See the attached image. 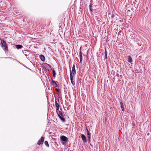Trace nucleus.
<instances>
[{
  "mask_svg": "<svg viewBox=\"0 0 151 151\" xmlns=\"http://www.w3.org/2000/svg\"><path fill=\"white\" fill-rule=\"evenodd\" d=\"M149 135V133H148L147 134V135Z\"/></svg>",
  "mask_w": 151,
  "mask_h": 151,
  "instance_id": "nucleus-24",
  "label": "nucleus"
},
{
  "mask_svg": "<svg viewBox=\"0 0 151 151\" xmlns=\"http://www.w3.org/2000/svg\"><path fill=\"white\" fill-rule=\"evenodd\" d=\"M40 57L41 60L42 61L44 62L45 61V57L43 55H40Z\"/></svg>",
  "mask_w": 151,
  "mask_h": 151,
  "instance_id": "nucleus-7",
  "label": "nucleus"
},
{
  "mask_svg": "<svg viewBox=\"0 0 151 151\" xmlns=\"http://www.w3.org/2000/svg\"><path fill=\"white\" fill-rule=\"evenodd\" d=\"M70 79L71 83L73 85V76L72 75V73H71V70H70Z\"/></svg>",
  "mask_w": 151,
  "mask_h": 151,
  "instance_id": "nucleus-5",
  "label": "nucleus"
},
{
  "mask_svg": "<svg viewBox=\"0 0 151 151\" xmlns=\"http://www.w3.org/2000/svg\"><path fill=\"white\" fill-rule=\"evenodd\" d=\"M105 58L106 59H107V53H106V51H105Z\"/></svg>",
  "mask_w": 151,
  "mask_h": 151,
  "instance_id": "nucleus-21",
  "label": "nucleus"
},
{
  "mask_svg": "<svg viewBox=\"0 0 151 151\" xmlns=\"http://www.w3.org/2000/svg\"><path fill=\"white\" fill-rule=\"evenodd\" d=\"M120 104L121 105V107L122 108V111H124V109L123 103L122 102H120Z\"/></svg>",
  "mask_w": 151,
  "mask_h": 151,
  "instance_id": "nucleus-14",
  "label": "nucleus"
},
{
  "mask_svg": "<svg viewBox=\"0 0 151 151\" xmlns=\"http://www.w3.org/2000/svg\"><path fill=\"white\" fill-rule=\"evenodd\" d=\"M63 116H61V115H59V117L63 122H65V119L63 117Z\"/></svg>",
  "mask_w": 151,
  "mask_h": 151,
  "instance_id": "nucleus-12",
  "label": "nucleus"
},
{
  "mask_svg": "<svg viewBox=\"0 0 151 151\" xmlns=\"http://www.w3.org/2000/svg\"><path fill=\"white\" fill-rule=\"evenodd\" d=\"M57 91L58 92H59V90H58V89H57Z\"/></svg>",
  "mask_w": 151,
  "mask_h": 151,
  "instance_id": "nucleus-23",
  "label": "nucleus"
},
{
  "mask_svg": "<svg viewBox=\"0 0 151 151\" xmlns=\"http://www.w3.org/2000/svg\"><path fill=\"white\" fill-rule=\"evenodd\" d=\"M1 47L3 50L6 52L8 50V47L6 45V43L4 42L1 45Z\"/></svg>",
  "mask_w": 151,
  "mask_h": 151,
  "instance_id": "nucleus-1",
  "label": "nucleus"
},
{
  "mask_svg": "<svg viewBox=\"0 0 151 151\" xmlns=\"http://www.w3.org/2000/svg\"><path fill=\"white\" fill-rule=\"evenodd\" d=\"M71 73H72V75H75L76 73V70L75 68V65H73L72 68V71H71Z\"/></svg>",
  "mask_w": 151,
  "mask_h": 151,
  "instance_id": "nucleus-3",
  "label": "nucleus"
},
{
  "mask_svg": "<svg viewBox=\"0 0 151 151\" xmlns=\"http://www.w3.org/2000/svg\"><path fill=\"white\" fill-rule=\"evenodd\" d=\"M79 57H80V63H81L82 62V59H83L82 55H80Z\"/></svg>",
  "mask_w": 151,
  "mask_h": 151,
  "instance_id": "nucleus-16",
  "label": "nucleus"
},
{
  "mask_svg": "<svg viewBox=\"0 0 151 151\" xmlns=\"http://www.w3.org/2000/svg\"><path fill=\"white\" fill-rule=\"evenodd\" d=\"M92 5L91 4H90L89 6V8L90 10L91 11H92Z\"/></svg>",
  "mask_w": 151,
  "mask_h": 151,
  "instance_id": "nucleus-20",
  "label": "nucleus"
},
{
  "mask_svg": "<svg viewBox=\"0 0 151 151\" xmlns=\"http://www.w3.org/2000/svg\"><path fill=\"white\" fill-rule=\"evenodd\" d=\"M55 104L56 109L58 111L59 109V105L57 101H55Z\"/></svg>",
  "mask_w": 151,
  "mask_h": 151,
  "instance_id": "nucleus-9",
  "label": "nucleus"
},
{
  "mask_svg": "<svg viewBox=\"0 0 151 151\" xmlns=\"http://www.w3.org/2000/svg\"><path fill=\"white\" fill-rule=\"evenodd\" d=\"M81 136L83 142H87V140L86 139V137L85 135L83 134H82Z\"/></svg>",
  "mask_w": 151,
  "mask_h": 151,
  "instance_id": "nucleus-6",
  "label": "nucleus"
},
{
  "mask_svg": "<svg viewBox=\"0 0 151 151\" xmlns=\"http://www.w3.org/2000/svg\"><path fill=\"white\" fill-rule=\"evenodd\" d=\"M45 144L46 145V146H47V147H49V145L48 143V142L47 141H46L45 142Z\"/></svg>",
  "mask_w": 151,
  "mask_h": 151,
  "instance_id": "nucleus-17",
  "label": "nucleus"
},
{
  "mask_svg": "<svg viewBox=\"0 0 151 151\" xmlns=\"http://www.w3.org/2000/svg\"><path fill=\"white\" fill-rule=\"evenodd\" d=\"M87 133L88 135V141H90L91 138V135L90 134V132H89L88 129H87Z\"/></svg>",
  "mask_w": 151,
  "mask_h": 151,
  "instance_id": "nucleus-8",
  "label": "nucleus"
},
{
  "mask_svg": "<svg viewBox=\"0 0 151 151\" xmlns=\"http://www.w3.org/2000/svg\"><path fill=\"white\" fill-rule=\"evenodd\" d=\"M15 47L16 48H17L18 49H19L20 48H21L22 47V46L20 45H15Z\"/></svg>",
  "mask_w": 151,
  "mask_h": 151,
  "instance_id": "nucleus-11",
  "label": "nucleus"
},
{
  "mask_svg": "<svg viewBox=\"0 0 151 151\" xmlns=\"http://www.w3.org/2000/svg\"><path fill=\"white\" fill-rule=\"evenodd\" d=\"M53 76L54 77H55L56 75V73L55 70H53L52 71Z\"/></svg>",
  "mask_w": 151,
  "mask_h": 151,
  "instance_id": "nucleus-18",
  "label": "nucleus"
},
{
  "mask_svg": "<svg viewBox=\"0 0 151 151\" xmlns=\"http://www.w3.org/2000/svg\"><path fill=\"white\" fill-rule=\"evenodd\" d=\"M58 116H59V115H61V116H63V114L62 112L61 111H60L59 110L58 111Z\"/></svg>",
  "mask_w": 151,
  "mask_h": 151,
  "instance_id": "nucleus-15",
  "label": "nucleus"
},
{
  "mask_svg": "<svg viewBox=\"0 0 151 151\" xmlns=\"http://www.w3.org/2000/svg\"><path fill=\"white\" fill-rule=\"evenodd\" d=\"M82 55V52L81 51H80L79 52V55Z\"/></svg>",
  "mask_w": 151,
  "mask_h": 151,
  "instance_id": "nucleus-22",
  "label": "nucleus"
},
{
  "mask_svg": "<svg viewBox=\"0 0 151 151\" xmlns=\"http://www.w3.org/2000/svg\"><path fill=\"white\" fill-rule=\"evenodd\" d=\"M128 60L129 62L131 63L132 62V59L130 56H129L128 58Z\"/></svg>",
  "mask_w": 151,
  "mask_h": 151,
  "instance_id": "nucleus-13",
  "label": "nucleus"
},
{
  "mask_svg": "<svg viewBox=\"0 0 151 151\" xmlns=\"http://www.w3.org/2000/svg\"><path fill=\"white\" fill-rule=\"evenodd\" d=\"M4 40H1V39H0V44L1 45L2 44V43H3L4 42Z\"/></svg>",
  "mask_w": 151,
  "mask_h": 151,
  "instance_id": "nucleus-19",
  "label": "nucleus"
},
{
  "mask_svg": "<svg viewBox=\"0 0 151 151\" xmlns=\"http://www.w3.org/2000/svg\"><path fill=\"white\" fill-rule=\"evenodd\" d=\"M61 140L62 141L65 142L67 140V138L64 136H62L61 137Z\"/></svg>",
  "mask_w": 151,
  "mask_h": 151,
  "instance_id": "nucleus-4",
  "label": "nucleus"
},
{
  "mask_svg": "<svg viewBox=\"0 0 151 151\" xmlns=\"http://www.w3.org/2000/svg\"><path fill=\"white\" fill-rule=\"evenodd\" d=\"M52 82L53 84V86L55 87H58V85L55 81H54L53 80H52Z\"/></svg>",
  "mask_w": 151,
  "mask_h": 151,
  "instance_id": "nucleus-10",
  "label": "nucleus"
},
{
  "mask_svg": "<svg viewBox=\"0 0 151 151\" xmlns=\"http://www.w3.org/2000/svg\"><path fill=\"white\" fill-rule=\"evenodd\" d=\"M44 137H42L41 139L38 140L37 144L38 145H40L41 144H43L44 140Z\"/></svg>",
  "mask_w": 151,
  "mask_h": 151,
  "instance_id": "nucleus-2",
  "label": "nucleus"
}]
</instances>
